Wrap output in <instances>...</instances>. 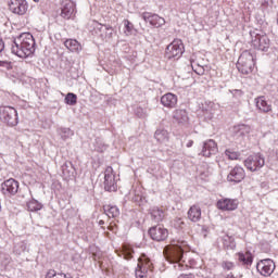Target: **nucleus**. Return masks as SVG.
Wrapping results in <instances>:
<instances>
[{"label": "nucleus", "mask_w": 278, "mask_h": 278, "mask_svg": "<svg viewBox=\"0 0 278 278\" xmlns=\"http://www.w3.org/2000/svg\"><path fill=\"white\" fill-rule=\"evenodd\" d=\"M35 45L36 41H34V36L29 33H24L14 40L12 45V53L17 55V58H29L36 50L34 48Z\"/></svg>", "instance_id": "1"}, {"label": "nucleus", "mask_w": 278, "mask_h": 278, "mask_svg": "<svg viewBox=\"0 0 278 278\" xmlns=\"http://www.w3.org/2000/svg\"><path fill=\"white\" fill-rule=\"evenodd\" d=\"M188 251V243L185 241H177L165 248L164 256L170 264H177V262L181 261L184 253Z\"/></svg>", "instance_id": "2"}, {"label": "nucleus", "mask_w": 278, "mask_h": 278, "mask_svg": "<svg viewBox=\"0 0 278 278\" xmlns=\"http://www.w3.org/2000/svg\"><path fill=\"white\" fill-rule=\"evenodd\" d=\"M237 68L243 75L253 73V68H255V53L244 50L238 59Z\"/></svg>", "instance_id": "3"}, {"label": "nucleus", "mask_w": 278, "mask_h": 278, "mask_svg": "<svg viewBox=\"0 0 278 278\" xmlns=\"http://www.w3.org/2000/svg\"><path fill=\"white\" fill-rule=\"evenodd\" d=\"M184 54V41L174 39L166 48L165 55L167 60H179Z\"/></svg>", "instance_id": "4"}, {"label": "nucleus", "mask_w": 278, "mask_h": 278, "mask_svg": "<svg viewBox=\"0 0 278 278\" xmlns=\"http://www.w3.org/2000/svg\"><path fill=\"white\" fill-rule=\"evenodd\" d=\"M0 116L10 127H16L18 125V113L12 106H1Z\"/></svg>", "instance_id": "5"}, {"label": "nucleus", "mask_w": 278, "mask_h": 278, "mask_svg": "<svg viewBox=\"0 0 278 278\" xmlns=\"http://www.w3.org/2000/svg\"><path fill=\"white\" fill-rule=\"evenodd\" d=\"M153 270V263L147 257V255L142 254L138 260V267L136 270L137 278L147 277V273H151Z\"/></svg>", "instance_id": "6"}, {"label": "nucleus", "mask_w": 278, "mask_h": 278, "mask_svg": "<svg viewBox=\"0 0 278 278\" xmlns=\"http://www.w3.org/2000/svg\"><path fill=\"white\" fill-rule=\"evenodd\" d=\"M9 10L12 14H17V16H25L27 10H29V4L27 0H10Z\"/></svg>", "instance_id": "7"}, {"label": "nucleus", "mask_w": 278, "mask_h": 278, "mask_svg": "<svg viewBox=\"0 0 278 278\" xmlns=\"http://www.w3.org/2000/svg\"><path fill=\"white\" fill-rule=\"evenodd\" d=\"M266 164L264 156L262 154H254L250 155L244 161V166L248 168V170H251V173H255V170H260Z\"/></svg>", "instance_id": "8"}, {"label": "nucleus", "mask_w": 278, "mask_h": 278, "mask_svg": "<svg viewBox=\"0 0 278 278\" xmlns=\"http://www.w3.org/2000/svg\"><path fill=\"white\" fill-rule=\"evenodd\" d=\"M116 175H114V169L112 167H106L104 172V189L108 192H116Z\"/></svg>", "instance_id": "9"}, {"label": "nucleus", "mask_w": 278, "mask_h": 278, "mask_svg": "<svg viewBox=\"0 0 278 278\" xmlns=\"http://www.w3.org/2000/svg\"><path fill=\"white\" fill-rule=\"evenodd\" d=\"M256 268L263 277H270L275 273V262L270 258L262 260L257 263Z\"/></svg>", "instance_id": "10"}, {"label": "nucleus", "mask_w": 278, "mask_h": 278, "mask_svg": "<svg viewBox=\"0 0 278 278\" xmlns=\"http://www.w3.org/2000/svg\"><path fill=\"white\" fill-rule=\"evenodd\" d=\"M240 203L236 199L223 198L217 201V210L222 212H235Z\"/></svg>", "instance_id": "11"}, {"label": "nucleus", "mask_w": 278, "mask_h": 278, "mask_svg": "<svg viewBox=\"0 0 278 278\" xmlns=\"http://www.w3.org/2000/svg\"><path fill=\"white\" fill-rule=\"evenodd\" d=\"M149 233L152 240H156V242H162L163 240H166V238H168V229H166L162 225L150 228Z\"/></svg>", "instance_id": "12"}, {"label": "nucleus", "mask_w": 278, "mask_h": 278, "mask_svg": "<svg viewBox=\"0 0 278 278\" xmlns=\"http://www.w3.org/2000/svg\"><path fill=\"white\" fill-rule=\"evenodd\" d=\"M252 45L255 49H258V51H268V49H270V39L266 35H257L255 39L252 40Z\"/></svg>", "instance_id": "13"}, {"label": "nucleus", "mask_w": 278, "mask_h": 278, "mask_svg": "<svg viewBox=\"0 0 278 278\" xmlns=\"http://www.w3.org/2000/svg\"><path fill=\"white\" fill-rule=\"evenodd\" d=\"M143 21L150 23L152 27H163V25H166V20L157 14L146 13L143 14Z\"/></svg>", "instance_id": "14"}, {"label": "nucleus", "mask_w": 278, "mask_h": 278, "mask_svg": "<svg viewBox=\"0 0 278 278\" xmlns=\"http://www.w3.org/2000/svg\"><path fill=\"white\" fill-rule=\"evenodd\" d=\"M216 153H218V146L216 144V141L212 139L205 141L202 149V155L204 157H210L211 155H216Z\"/></svg>", "instance_id": "15"}, {"label": "nucleus", "mask_w": 278, "mask_h": 278, "mask_svg": "<svg viewBox=\"0 0 278 278\" xmlns=\"http://www.w3.org/2000/svg\"><path fill=\"white\" fill-rule=\"evenodd\" d=\"M201 111L206 121H212L216 114V104L214 102H204L201 106Z\"/></svg>", "instance_id": "16"}, {"label": "nucleus", "mask_w": 278, "mask_h": 278, "mask_svg": "<svg viewBox=\"0 0 278 278\" xmlns=\"http://www.w3.org/2000/svg\"><path fill=\"white\" fill-rule=\"evenodd\" d=\"M73 14H75V2L72 0H64L61 16L63 18H71Z\"/></svg>", "instance_id": "17"}, {"label": "nucleus", "mask_w": 278, "mask_h": 278, "mask_svg": "<svg viewBox=\"0 0 278 278\" xmlns=\"http://www.w3.org/2000/svg\"><path fill=\"white\" fill-rule=\"evenodd\" d=\"M228 181H235V184H240L242 179H244V168L235 167L230 170L228 177Z\"/></svg>", "instance_id": "18"}, {"label": "nucleus", "mask_w": 278, "mask_h": 278, "mask_svg": "<svg viewBox=\"0 0 278 278\" xmlns=\"http://www.w3.org/2000/svg\"><path fill=\"white\" fill-rule=\"evenodd\" d=\"M173 119L178 125H187L189 121L188 112H186V110L177 109L173 112Z\"/></svg>", "instance_id": "19"}, {"label": "nucleus", "mask_w": 278, "mask_h": 278, "mask_svg": "<svg viewBox=\"0 0 278 278\" xmlns=\"http://www.w3.org/2000/svg\"><path fill=\"white\" fill-rule=\"evenodd\" d=\"M2 189L9 194H16L18 192V181L14 178L8 179L2 184Z\"/></svg>", "instance_id": "20"}, {"label": "nucleus", "mask_w": 278, "mask_h": 278, "mask_svg": "<svg viewBox=\"0 0 278 278\" xmlns=\"http://www.w3.org/2000/svg\"><path fill=\"white\" fill-rule=\"evenodd\" d=\"M154 138L160 144H167V142L170 140V135L168 134V130L159 128L154 132Z\"/></svg>", "instance_id": "21"}, {"label": "nucleus", "mask_w": 278, "mask_h": 278, "mask_svg": "<svg viewBox=\"0 0 278 278\" xmlns=\"http://www.w3.org/2000/svg\"><path fill=\"white\" fill-rule=\"evenodd\" d=\"M161 103L164 105V108L173 109L175 105H177V97L175 93H165L161 98Z\"/></svg>", "instance_id": "22"}, {"label": "nucleus", "mask_w": 278, "mask_h": 278, "mask_svg": "<svg viewBox=\"0 0 278 278\" xmlns=\"http://www.w3.org/2000/svg\"><path fill=\"white\" fill-rule=\"evenodd\" d=\"M187 216L191 220V223H199V220H201V206L197 204L192 205L189 208Z\"/></svg>", "instance_id": "23"}, {"label": "nucleus", "mask_w": 278, "mask_h": 278, "mask_svg": "<svg viewBox=\"0 0 278 278\" xmlns=\"http://www.w3.org/2000/svg\"><path fill=\"white\" fill-rule=\"evenodd\" d=\"M65 47L68 51H72V53H79L81 51V43L75 39H67Z\"/></svg>", "instance_id": "24"}, {"label": "nucleus", "mask_w": 278, "mask_h": 278, "mask_svg": "<svg viewBox=\"0 0 278 278\" xmlns=\"http://www.w3.org/2000/svg\"><path fill=\"white\" fill-rule=\"evenodd\" d=\"M104 212L109 218H116L121 215V211L118 210V206L116 205H105Z\"/></svg>", "instance_id": "25"}, {"label": "nucleus", "mask_w": 278, "mask_h": 278, "mask_svg": "<svg viewBox=\"0 0 278 278\" xmlns=\"http://www.w3.org/2000/svg\"><path fill=\"white\" fill-rule=\"evenodd\" d=\"M26 205L28 212H39V210H42V203L38 202L36 199H31Z\"/></svg>", "instance_id": "26"}, {"label": "nucleus", "mask_w": 278, "mask_h": 278, "mask_svg": "<svg viewBox=\"0 0 278 278\" xmlns=\"http://www.w3.org/2000/svg\"><path fill=\"white\" fill-rule=\"evenodd\" d=\"M256 108L261 110V112H270V105L268 102H266V99L264 97L256 99Z\"/></svg>", "instance_id": "27"}, {"label": "nucleus", "mask_w": 278, "mask_h": 278, "mask_svg": "<svg viewBox=\"0 0 278 278\" xmlns=\"http://www.w3.org/2000/svg\"><path fill=\"white\" fill-rule=\"evenodd\" d=\"M123 25H124V35L127 36V37L134 36V25H132V23L129 22V20H124Z\"/></svg>", "instance_id": "28"}, {"label": "nucleus", "mask_w": 278, "mask_h": 278, "mask_svg": "<svg viewBox=\"0 0 278 278\" xmlns=\"http://www.w3.org/2000/svg\"><path fill=\"white\" fill-rule=\"evenodd\" d=\"M239 262H243L244 264H252L253 255H251V252L239 253Z\"/></svg>", "instance_id": "29"}, {"label": "nucleus", "mask_w": 278, "mask_h": 278, "mask_svg": "<svg viewBox=\"0 0 278 278\" xmlns=\"http://www.w3.org/2000/svg\"><path fill=\"white\" fill-rule=\"evenodd\" d=\"M122 253L125 260H131V253H134V249L129 244H124L122 249Z\"/></svg>", "instance_id": "30"}, {"label": "nucleus", "mask_w": 278, "mask_h": 278, "mask_svg": "<svg viewBox=\"0 0 278 278\" xmlns=\"http://www.w3.org/2000/svg\"><path fill=\"white\" fill-rule=\"evenodd\" d=\"M65 103L67 105H76L77 103V94L75 93H67L65 97Z\"/></svg>", "instance_id": "31"}, {"label": "nucleus", "mask_w": 278, "mask_h": 278, "mask_svg": "<svg viewBox=\"0 0 278 278\" xmlns=\"http://www.w3.org/2000/svg\"><path fill=\"white\" fill-rule=\"evenodd\" d=\"M225 155L228 160H240V152L237 151L226 150Z\"/></svg>", "instance_id": "32"}, {"label": "nucleus", "mask_w": 278, "mask_h": 278, "mask_svg": "<svg viewBox=\"0 0 278 278\" xmlns=\"http://www.w3.org/2000/svg\"><path fill=\"white\" fill-rule=\"evenodd\" d=\"M153 218H155L156 220H162V218H164V211L155 207L152 210L151 212Z\"/></svg>", "instance_id": "33"}, {"label": "nucleus", "mask_w": 278, "mask_h": 278, "mask_svg": "<svg viewBox=\"0 0 278 278\" xmlns=\"http://www.w3.org/2000/svg\"><path fill=\"white\" fill-rule=\"evenodd\" d=\"M46 278H66V276L64 274H58V273H55V270L50 269L47 273Z\"/></svg>", "instance_id": "34"}, {"label": "nucleus", "mask_w": 278, "mask_h": 278, "mask_svg": "<svg viewBox=\"0 0 278 278\" xmlns=\"http://www.w3.org/2000/svg\"><path fill=\"white\" fill-rule=\"evenodd\" d=\"M103 31H105L104 38L110 40V38H112V34L114 33V28L112 26H104Z\"/></svg>", "instance_id": "35"}, {"label": "nucleus", "mask_w": 278, "mask_h": 278, "mask_svg": "<svg viewBox=\"0 0 278 278\" xmlns=\"http://www.w3.org/2000/svg\"><path fill=\"white\" fill-rule=\"evenodd\" d=\"M136 114L139 118H144L147 116V110L142 109V108H138L136 110Z\"/></svg>", "instance_id": "36"}, {"label": "nucleus", "mask_w": 278, "mask_h": 278, "mask_svg": "<svg viewBox=\"0 0 278 278\" xmlns=\"http://www.w3.org/2000/svg\"><path fill=\"white\" fill-rule=\"evenodd\" d=\"M249 129L250 128L248 126H244V125L238 127V131H240L241 135H244V132L249 134Z\"/></svg>", "instance_id": "37"}, {"label": "nucleus", "mask_w": 278, "mask_h": 278, "mask_svg": "<svg viewBox=\"0 0 278 278\" xmlns=\"http://www.w3.org/2000/svg\"><path fill=\"white\" fill-rule=\"evenodd\" d=\"M223 266L227 269V270H231L233 268V263L226 261L224 262Z\"/></svg>", "instance_id": "38"}, {"label": "nucleus", "mask_w": 278, "mask_h": 278, "mask_svg": "<svg viewBox=\"0 0 278 278\" xmlns=\"http://www.w3.org/2000/svg\"><path fill=\"white\" fill-rule=\"evenodd\" d=\"M181 225H184V220H181V219H178V220L174 224V226L177 227L178 229H181Z\"/></svg>", "instance_id": "39"}, {"label": "nucleus", "mask_w": 278, "mask_h": 278, "mask_svg": "<svg viewBox=\"0 0 278 278\" xmlns=\"http://www.w3.org/2000/svg\"><path fill=\"white\" fill-rule=\"evenodd\" d=\"M3 49H4V43H3V40L0 39V53L1 51H3Z\"/></svg>", "instance_id": "40"}, {"label": "nucleus", "mask_w": 278, "mask_h": 278, "mask_svg": "<svg viewBox=\"0 0 278 278\" xmlns=\"http://www.w3.org/2000/svg\"><path fill=\"white\" fill-rule=\"evenodd\" d=\"M192 144H194V141L189 140V141L187 142V148L190 149V147H192Z\"/></svg>", "instance_id": "41"}, {"label": "nucleus", "mask_w": 278, "mask_h": 278, "mask_svg": "<svg viewBox=\"0 0 278 278\" xmlns=\"http://www.w3.org/2000/svg\"><path fill=\"white\" fill-rule=\"evenodd\" d=\"M195 73H198V75H203V68L195 70Z\"/></svg>", "instance_id": "42"}, {"label": "nucleus", "mask_w": 278, "mask_h": 278, "mask_svg": "<svg viewBox=\"0 0 278 278\" xmlns=\"http://www.w3.org/2000/svg\"><path fill=\"white\" fill-rule=\"evenodd\" d=\"M35 3H39L40 2V0H33Z\"/></svg>", "instance_id": "43"}]
</instances>
